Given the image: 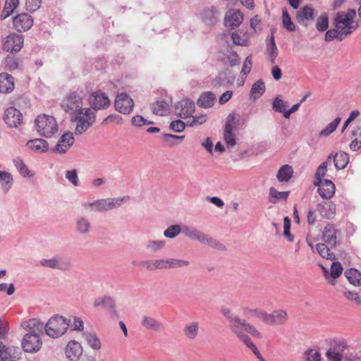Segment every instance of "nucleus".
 Returning <instances> with one entry per match:
<instances>
[{
  "label": "nucleus",
  "mask_w": 361,
  "mask_h": 361,
  "mask_svg": "<svg viewBox=\"0 0 361 361\" xmlns=\"http://www.w3.org/2000/svg\"><path fill=\"white\" fill-rule=\"evenodd\" d=\"M221 313L228 321V329L231 333L239 340L247 335V334L257 338H262V334L253 325L240 318L230 309L224 307L221 310Z\"/></svg>",
  "instance_id": "nucleus-1"
},
{
  "label": "nucleus",
  "mask_w": 361,
  "mask_h": 361,
  "mask_svg": "<svg viewBox=\"0 0 361 361\" xmlns=\"http://www.w3.org/2000/svg\"><path fill=\"white\" fill-rule=\"evenodd\" d=\"M95 113L90 108H82L75 114L71 116V120L76 123L75 133L81 135L95 122Z\"/></svg>",
  "instance_id": "nucleus-2"
},
{
  "label": "nucleus",
  "mask_w": 361,
  "mask_h": 361,
  "mask_svg": "<svg viewBox=\"0 0 361 361\" xmlns=\"http://www.w3.org/2000/svg\"><path fill=\"white\" fill-rule=\"evenodd\" d=\"M69 323L62 316L55 315L51 317L44 326L47 335L53 338L63 336L68 330Z\"/></svg>",
  "instance_id": "nucleus-3"
},
{
  "label": "nucleus",
  "mask_w": 361,
  "mask_h": 361,
  "mask_svg": "<svg viewBox=\"0 0 361 361\" xmlns=\"http://www.w3.org/2000/svg\"><path fill=\"white\" fill-rule=\"evenodd\" d=\"M37 132L42 136L50 137L58 131V124L54 117L47 115H39L35 119Z\"/></svg>",
  "instance_id": "nucleus-4"
},
{
  "label": "nucleus",
  "mask_w": 361,
  "mask_h": 361,
  "mask_svg": "<svg viewBox=\"0 0 361 361\" xmlns=\"http://www.w3.org/2000/svg\"><path fill=\"white\" fill-rule=\"evenodd\" d=\"M348 348V343L345 338H334L331 340L330 347L325 355L329 361H342L344 359L343 353Z\"/></svg>",
  "instance_id": "nucleus-5"
},
{
  "label": "nucleus",
  "mask_w": 361,
  "mask_h": 361,
  "mask_svg": "<svg viewBox=\"0 0 361 361\" xmlns=\"http://www.w3.org/2000/svg\"><path fill=\"white\" fill-rule=\"evenodd\" d=\"M82 99L75 92L68 93L63 99L61 106L70 116L82 108Z\"/></svg>",
  "instance_id": "nucleus-6"
},
{
  "label": "nucleus",
  "mask_w": 361,
  "mask_h": 361,
  "mask_svg": "<svg viewBox=\"0 0 361 361\" xmlns=\"http://www.w3.org/2000/svg\"><path fill=\"white\" fill-rule=\"evenodd\" d=\"M333 25L335 27L345 31L346 35H350L353 30H357L359 27L358 23L345 16L344 11H340L336 13Z\"/></svg>",
  "instance_id": "nucleus-7"
},
{
  "label": "nucleus",
  "mask_w": 361,
  "mask_h": 361,
  "mask_svg": "<svg viewBox=\"0 0 361 361\" xmlns=\"http://www.w3.org/2000/svg\"><path fill=\"white\" fill-rule=\"evenodd\" d=\"M21 345L25 352L34 353L41 349L42 341L39 334L32 331L23 336Z\"/></svg>",
  "instance_id": "nucleus-8"
},
{
  "label": "nucleus",
  "mask_w": 361,
  "mask_h": 361,
  "mask_svg": "<svg viewBox=\"0 0 361 361\" xmlns=\"http://www.w3.org/2000/svg\"><path fill=\"white\" fill-rule=\"evenodd\" d=\"M236 121H238V119L236 114L234 112L229 114L226 118L224 132V140L228 148L234 147L236 144L235 137L233 133V129L236 127Z\"/></svg>",
  "instance_id": "nucleus-9"
},
{
  "label": "nucleus",
  "mask_w": 361,
  "mask_h": 361,
  "mask_svg": "<svg viewBox=\"0 0 361 361\" xmlns=\"http://www.w3.org/2000/svg\"><path fill=\"white\" fill-rule=\"evenodd\" d=\"M24 39L21 35L11 33L4 39L2 48L7 52L16 53L22 49Z\"/></svg>",
  "instance_id": "nucleus-10"
},
{
  "label": "nucleus",
  "mask_w": 361,
  "mask_h": 361,
  "mask_svg": "<svg viewBox=\"0 0 361 361\" xmlns=\"http://www.w3.org/2000/svg\"><path fill=\"white\" fill-rule=\"evenodd\" d=\"M114 106L120 113L128 114L133 111L134 102L126 93L122 92L116 96Z\"/></svg>",
  "instance_id": "nucleus-11"
},
{
  "label": "nucleus",
  "mask_w": 361,
  "mask_h": 361,
  "mask_svg": "<svg viewBox=\"0 0 361 361\" xmlns=\"http://www.w3.org/2000/svg\"><path fill=\"white\" fill-rule=\"evenodd\" d=\"M13 25L15 30L18 32L27 31L32 26L33 18L27 13H20L13 18Z\"/></svg>",
  "instance_id": "nucleus-12"
},
{
  "label": "nucleus",
  "mask_w": 361,
  "mask_h": 361,
  "mask_svg": "<svg viewBox=\"0 0 361 361\" xmlns=\"http://www.w3.org/2000/svg\"><path fill=\"white\" fill-rule=\"evenodd\" d=\"M175 111L178 116L183 118H188L195 111V103L188 99H183L176 104Z\"/></svg>",
  "instance_id": "nucleus-13"
},
{
  "label": "nucleus",
  "mask_w": 361,
  "mask_h": 361,
  "mask_svg": "<svg viewBox=\"0 0 361 361\" xmlns=\"http://www.w3.org/2000/svg\"><path fill=\"white\" fill-rule=\"evenodd\" d=\"M221 16L219 11L214 6L205 8L201 13L202 21L208 26H214Z\"/></svg>",
  "instance_id": "nucleus-14"
},
{
  "label": "nucleus",
  "mask_w": 361,
  "mask_h": 361,
  "mask_svg": "<svg viewBox=\"0 0 361 361\" xmlns=\"http://www.w3.org/2000/svg\"><path fill=\"white\" fill-rule=\"evenodd\" d=\"M83 353L81 344L76 341H70L65 348V354L68 359L71 361H78Z\"/></svg>",
  "instance_id": "nucleus-15"
},
{
  "label": "nucleus",
  "mask_w": 361,
  "mask_h": 361,
  "mask_svg": "<svg viewBox=\"0 0 361 361\" xmlns=\"http://www.w3.org/2000/svg\"><path fill=\"white\" fill-rule=\"evenodd\" d=\"M90 104L93 109H102L109 106L110 100L106 94L97 91L90 96Z\"/></svg>",
  "instance_id": "nucleus-16"
},
{
  "label": "nucleus",
  "mask_w": 361,
  "mask_h": 361,
  "mask_svg": "<svg viewBox=\"0 0 361 361\" xmlns=\"http://www.w3.org/2000/svg\"><path fill=\"white\" fill-rule=\"evenodd\" d=\"M317 186V191L319 195L324 199H331L335 193L336 187L334 183L327 179H324L321 183H314Z\"/></svg>",
  "instance_id": "nucleus-17"
},
{
  "label": "nucleus",
  "mask_w": 361,
  "mask_h": 361,
  "mask_svg": "<svg viewBox=\"0 0 361 361\" xmlns=\"http://www.w3.org/2000/svg\"><path fill=\"white\" fill-rule=\"evenodd\" d=\"M338 231L336 228L335 226L328 224L324 228L322 232V239L324 243L327 244L330 247H336L337 242V233Z\"/></svg>",
  "instance_id": "nucleus-18"
},
{
  "label": "nucleus",
  "mask_w": 361,
  "mask_h": 361,
  "mask_svg": "<svg viewBox=\"0 0 361 361\" xmlns=\"http://www.w3.org/2000/svg\"><path fill=\"white\" fill-rule=\"evenodd\" d=\"M20 354L18 348L8 347L0 342V361H16Z\"/></svg>",
  "instance_id": "nucleus-19"
},
{
  "label": "nucleus",
  "mask_w": 361,
  "mask_h": 361,
  "mask_svg": "<svg viewBox=\"0 0 361 361\" xmlns=\"http://www.w3.org/2000/svg\"><path fill=\"white\" fill-rule=\"evenodd\" d=\"M4 121L11 128H16L22 121L21 113L14 107H9L5 111Z\"/></svg>",
  "instance_id": "nucleus-20"
},
{
  "label": "nucleus",
  "mask_w": 361,
  "mask_h": 361,
  "mask_svg": "<svg viewBox=\"0 0 361 361\" xmlns=\"http://www.w3.org/2000/svg\"><path fill=\"white\" fill-rule=\"evenodd\" d=\"M74 142V137L73 133H64L59 140L58 143L54 149V152L59 154L66 153Z\"/></svg>",
  "instance_id": "nucleus-21"
},
{
  "label": "nucleus",
  "mask_w": 361,
  "mask_h": 361,
  "mask_svg": "<svg viewBox=\"0 0 361 361\" xmlns=\"http://www.w3.org/2000/svg\"><path fill=\"white\" fill-rule=\"evenodd\" d=\"M225 25L234 29L238 27L243 20V15L239 10L228 11L225 16Z\"/></svg>",
  "instance_id": "nucleus-22"
},
{
  "label": "nucleus",
  "mask_w": 361,
  "mask_h": 361,
  "mask_svg": "<svg viewBox=\"0 0 361 361\" xmlns=\"http://www.w3.org/2000/svg\"><path fill=\"white\" fill-rule=\"evenodd\" d=\"M288 320V314L283 310H275L269 314L267 325L281 326L283 325Z\"/></svg>",
  "instance_id": "nucleus-23"
},
{
  "label": "nucleus",
  "mask_w": 361,
  "mask_h": 361,
  "mask_svg": "<svg viewBox=\"0 0 361 361\" xmlns=\"http://www.w3.org/2000/svg\"><path fill=\"white\" fill-rule=\"evenodd\" d=\"M15 88V82L13 77L7 73H0V92L3 94H8L13 91Z\"/></svg>",
  "instance_id": "nucleus-24"
},
{
  "label": "nucleus",
  "mask_w": 361,
  "mask_h": 361,
  "mask_svg": "<svg viewBox=\"0 0 361 361\" xmlns=\"http://www.w3.org/2000/svg\"><path fill=\"white\" fill-rule=\"evenodd\" d=\"M314 16V9L305 6L297 12L296 20L300 24L307 26V22L313 20Z\"/></svg>",
  "instance_id": "nucleus-25"
},
{
  "label": "nucleus",
  "mask_w": 361,
  "mask_h": 361,
  "mask_svg": "<svg viewBox=\"0 0 361 361\" xmlns=\"http://www.w3.org/2000/svg\"><path fill=\"white\" fill-rule=\"evenodd\" d=\"M318 210L323 217L332 219L336 214V204L332 202H324L319 205Z\"/></svg>",
  "instance_id": "nucleus-26"
},
{
  "label": "nucleus",
  "mask_w": 361,
  "mask_h": 361,
  "mask_svg": "<svg viewBox=\"0 0 361 361\" xmlns=\"http://www.w3.org/2000/svg\"><path fill=\"white\" fill-rule=\"evenodd\" d=\"M199 242L217 250L225 251L226 250V246L224 245L219 243L210 235L206 234L203 232L201 235Z\"/></svg>",
  "instance_id": "nucleus-27"
},
{
  "label": "nucleus",
  "mask_w": 361,
  "mask_h": 361,
  "mask_svg": "<svg viewBox=\"0 0 361 361\" xmlns=\"http://www.w3.org/2000/svg\"><path fill=\"white\" fill-rule=\"evenodd\" d=\"M82 336L88 346L92 350H99L102 348L100 339L94 332H84Z\"/></svg>",
  "instance_id": "nucleus-28"
},
{
  "label": "nucleus",
  "mask_w": 361,
  "mask_h": 361,
  "mask_svg": "<svg viewBox=\"0 0 361 361\" xmlns=\"http://www.w3.org/2000/svg\"><path fill=\"white\" fill-rule=\"evenodd\" d=\"M190 264L189 261L178 259H159V269L184 267Z\"/></svg>",
  "instance_id": "nucleus-29"
},
{
  "label": "nucleus",
  "mask_w": 361,
  "mask_h": 361,
  "mask_svg": "<svg viewBox=\"0 0 361 361\" xmlns=\"http://www.w3.org/2000/svg\"><path fill=\"white\" fill-rule=\"evenodd\" d=\"M216 95L212 92L202 93L197 100V106L202 108H210L214 105Z\"/></svg>",
  "instance_id": "nucleus-30"
},
{
  "label": "nucleus",
  "mask_w": 361,
  "mask_h": 361,
  "mask_svg": "<svg viewBox=\"0 0 361 361\" xmlns=\"http://www.w3.org/2000/svg\"><path fill=\"white\" fill-rule=\"evenodd\" d=\"M26 146L37 153H43L48 150V143L43 139L29 140Z\"/></svg>",
  "instance_id": "nucleus-31"
},
{
  "label": "nucleus",
  "mask_w": 361,
  "mask_h": 361,
  "mask_svg": "<svg viewBox=\"0 0 361 361\" xmlns=\"http://www.w3.org/2000/svg\"><path fill=\"white\" fill-rule=\"evenodd\" d=\"M199 328L197 322H192L184 326L183 332L188 339L195 340L197 337Z\"/></svg>",
  "instance_id": "nucleus-32"
},
{
  "label": "nucleus",
  "mask_w": 361,
  "mask_h": 361,
  "mask_svg": "<svg viewBox=\"0 0 361 361\" xmlns=\"http://www.w3.org/2000/svg\"><path fill=\"white\" fill-rule=\"evenodd\" d=\"M265 85L262 80L256 81L251 87L250 99L255 101L259 99L265 92Z\"/></svg>",
  "instance_id": "nucleus-33"
},
{
  "label": "nucleus",
  "mask_w": 361,
  "mask_h": 361,
  "mask_svg": "<svg viewBox=\"0 0 361 361\" xmlns=\"http://www.w3.org/2000/svg\"><path fill=\"white\" fill-rule=\"evenodd\" d=\"M290 192H279L275 188L271 187L269 192V202L272 204L277 203L279 200L286 201Z\"/></svg>",
  "instance_id": "nucleus-34"
},
{
  "label": "nucleus",
  "mask_w": 361,
  "mask_h": 361,
  "mask_svg": "<svg viewBox=\"0 0 361 361\" xmlns=\"http://www.w3.org/2000/svg\"><path fill=\"white\" fill-rule=\"evenodd\" d=\"M293 169L290 165L285 164L278 171L276 178L279 182H288L293 176Z\"/></svg>",
  "instance_id": "nucleus-35"
},
{
  "label": "nucleus",
  "mask_w": 361,
  "mask_h": 361,
  "mask_svg": "<svg viewBox=\"0 0 361 361\" xmlns=\"http://www.w3.org/2000/svg\"><path fill=\"white\" fill-rule=\"evenodd\" d=\"M351 137L353 138L349 147L353 152H357L361 148V126H357L352 132Z\"/></svg>",
  "instance_id": "nucleus-36"
},
{
  "label": "nucleus",
  "mask_w": 361,
  "mask_h": 361,
  "mask_svg": "<svg viewBox=\"0 0 361 361\" xmlns=\"http://www.w3.org/2000/svg\"><path fill=\"white\" fill-rule=\"evenodd\" d=\"M345 33H346L345 31H342L340 28H334L330 29L326 31L325 36H324V40L326 42H331L334 39H336L338 41H343L345 37L347 36Z\"/></svg>",
  "instance_id": "nucleus-37"
},
{
  "label": "nucleus",
  "mask_w": 361,
  "mask_h": 361,
  "mask_svg": "<svg viewBox=\"0 0 361 361\" xmlns=\"http://www.w3.org/2000/svg\"><path fill=\"white\" fill-rule=\"evenodd\" d=\"M20 0H6L1 14V20H4L10 16L18 6Z\"/></svg>",
  "instance_id": "nucleus-38"
},
{
  "label": "nucleus",
  "mask_w": 361,
  "mask_h": 361,
  "mask_svg": "<svg viewBox=\"0 0 361 361\" xmlns=\"http://www.w3.org/2000/svg\"><path fill=\"white\" fill-rule=\"evenodd\" d=\"M348 162V154L344 152L336 153V157H334V166L337 170H341L345 169L347 166Z\"/></svg>",
  "instance_id": "nucleus-39"
},
{
  "label": "nucleus",
  "mask_w": 361,
  "mask_h": 361,
  "mask_svg": "<svg viewBox=\"0 0 361 361\" xmlns=\"http://www.w3.org/2000/svg\"><path fill=\"white\" fill-rule=\"evenodd\" d=\"M331 248L326 243H317L316 245V250L322 257L329 260H335L336 255L330 252Z\"/></svg>",
  "instance_id": "nucleus-40"
},
{
  "label": "nucleus",
  "mask_w": 361,
  "mask_h": 361,
  "mask_svg": "<svg viewBox=\"0 0 361 361\" xmlns=\"http://www.w3.org/2000/svg\"><path fill=\"white\" fill-rule=\"evenodd\" d=\"M349 283L354 286L361 285V273L355 269H348L344 273Z\"/></svg>",
  "instance_id": "nucleus-41"
},
{
  "label": "nucleus",
  "mask_w": 361,
  "mask_h": 361,
  "mask_svg": "<svg viewBox=\"0 0 361 361\" xmlns=\"http://www.w3.org/2000/svg\"><path fill=\"white\" fill-rule=\"evenodd\" d=\"M185 139V135H176L172 134H164L163 142L168 147H175L182 142Z\"/></svg>",
  "instance_id": "nucleus-42"
},
{
  "label": "nucleus",
  "mask_w": 361,
  "mask_h": 361,
  "mask_svg": "<svg viewBox=\"0 0 361 361\" xmlns=\"http://www.w3.org/2000/svg\"><path fill=\"white\" fill-rule=\"evenodd\" d=\"M341 119L340 117H336L332 122L329 123L326 128L322 130L319 133V137H327L334 133L338 126Z\"/></svg>",
  "instance_id": "nucleus-43"
},
{
  "label": "nucleus",
  "mask_w": 361,
  "mask_h": 361,
  "mask_svg": "<svg viewBox=\"0 0 361 361\" xmlns=\"http://www.w3.org/2000/svg\"><path fill=\"white\" fill-rule=\"evenodd\" d=\"M183 233L189 238L199 242L202 232L195 228L183 226Z\"/></svg>",
  "instance_id": "nucleus-44"
},
{
  "label": "nucleus",
  "mask_w": 361,
  "mask_h": 361,
  "mask_svg": "<svg viewBox=\"0 0 361 361\" xmlns=\"http://www.w3.org/2000/svg\"><path fill=\"white\" fill-rule=\"evenodd\" d=\"M304 361H322L321 353L312 348L306 350L302 354Z\"/></svg>",
  "instance_id": "nucleus-45"
},
{
  "label": "nucleus",
  "mask_w": 361,
  "mask_h": 361,
  "mask_svg": "<svg viewBox=\"0 0 361 361\" xmlns=\"http://www.w3.org/2000/svg\"><path fill=\"white\" fill-rule=\"evenodd\" d=\"M130 200L129 196H124L121 198H112V199H106V209L107 210H111L114 208L120 207L123 202H127Z\"/></svg>",
  "instance_id": "nucleus-46"
},
{
  "label": "nucleus",
  "mask_w": 361,
  "mask_h": 361,
  "mask_svg": "<svg viewBox=\"0 0 361 361\" xmlns=\"http://www.w3.org/2000/svg\"><path fill=\"white\" fill-rule=\"evenodd\" d=\"M13 162L16 169L22 176L25 177H31L33 176V174L30 173L28 167L25 164L22 159L20 158H16L13 159Z\"/></svg>",
  "instance_id": "nucleus-47"
},
{
  "label": "nucleus",
  "mask_w": 361,
  "mask_h": 361,
  "mask_svg": "<svg viewBox=\"0 0 361 361\" xmlns=\"http://www.w3.org/2000/svg\"><path fill=\"white\" fill-rule=\"evenodd\" d=\"M188 118H190V119L187 121L186 124L190 127L202 125L207 121V116L206 114H200L194 116H191Z\"/></svg>",
  "instance_id": "nucleus-48"
},
{
  "label": "nucleus",
  "mask_w": 361,
  "mask_h": 361,
  "mask_svg": "<svg viewBox=\"0 0 361 361\" xmlns=\"http://www.w3.org/2000/svg\"><path fill=\"white\" fill-rule=\"evenodd\" d=\"M329 27V16L327 13H322L316 22V28L319 32L325 31Z\"/></svg>",
  "instance_id": "nucleus-49"
},
{
  "label": "nucleus",
  "mask_w": 361,
  "mask_h": 361,
  "mask_svg": "<svg viewBox=\"0 0 361 361\" xmlns=\"http://www.w3.org/2000/svg\"><path fill=\"white\" fill-rule=\"evenodd\" d=\"M84 207H92L94 211L105 212L107 211L106 199L97 200L94 202H87L84 204Z\"/></svg>",
  "instance_id": "nucleus-50"
},
{
  "label": "nucleus",
  "mask_w": 361,
  "mask_h": 361,
  "mask_svg": "<svg viewBox=\"0 0 361 361\" xmlns=\"http://www.w3.org/2000/svg\"><path fill=\"white\" fill-rule=\"evenodd\" d=\"M343 267L340 262H334L331 266L330 275L334 279L330 281L332 285H335V279L338 278L342 273Z\"/></svg>",
  "instance_id": "nucleus-51"
},
{
  "label": "nucleus",
  "mask_w": 361,
  "mask_h": 361,
  "mask_svg": "<svg viewBox=\"0 0 361 361\" xmlns=\"http://www.w3.org/2000/svg\"><path fill=\"white\" fill-rule=\"evenodd\" d=\"M282 22L284 27L289 32H293L295 30V26L291 20L290 16L288 13L286 9L283 10Z\"/></svg>",
  "instance_id": "nucleus-52"
},
{
  "label": "nucleus",
  "mask_w": 361,
  "mask_h": 361,
  "mask_svg": "<svg viewBox=\"0 0 361 361\" xmlns=\"http://www.w3.org/2000/svg\"><path fill=\"white\" fill-rule=\"evenodd\" d=\"M180 232L183 233V227L180 225H172L169 226L164 233L167 238H173L176 237Z\"/></svg>",
  "instance_id": "nucleus-53"
},
{
  "label": "nucleus",
  "mask_w": 361,
  "mask_h": 361,
  "mask_svg": "<svg viewBox=\"0 0 361 361\" xmlns=\"http://www.w3.org/2000/svg\"><path fill=\"white\" fill-rule=\"evenodd\" d=\"M327 171V162L324 161L320 164V166L317 168V171L315 173V180L314 183H321L324 181L322 178L326 175Z\"/></svg>",
  "instance_id": "nucleus-54"
},
{
  "label": "nucleus",
  "mask_w": 361,
  "mask_h": 361,
  "mask_svg": "<svg viewBox=\"0 0 361 361\" xmlns=\"http://www.w3.org/2000/svg\"><path fill=\"white\" fill-rule=\"evenodd\" d=\"M287 106V102L280 99L279 97H276L273 102L272 108L275 111L284 114Z\"/></svg>",
  "instance_id": "nucleus-55"
},
{
  "label": "nucleus",
  "mask_w": 361,
  "mask_h": 361,
  "mask_svg": "<svg viewBox=\"0 0 361 361\" xmlns=\"http://www.w3.org/2000/svg\"><path fill=\"white\" fill-rule=\"evenodd\" d=\"M40 264L43 267L53 268V269H63L59 258L54 257L50 259H42L40 262Z\"/></svg>",
  "instance_id": "nucleus-56"
},
{
  "label": "nucleus",
  "mask_w": 361,
  "mask_h": 361,
  "mask_svg": "<svg viewBox=\"0 0 361 361\" xmlns=\"http://www.w3.org/2000/svg\"><path fill=\"white\" fill-rule=\"evenodd\" d=\"M186 126V123L180 119H177L171 122L169 129L174 133H181L185 130Z\"/></svg>",
  "instance_id": "nucleus-57"
},
{
  "label": "nucleus",
  "mask_w": 361,
  "mask_h": 361,
  "mask_svg": "<svg viewBox=\"0 0 361 361\" xmlns=\"http://www.w3.org/2000/svg\"><path fill=\"white\" fill-rule=\"evenodd\" d=\"M67 322L69 323V326L73 330L81 331L83 329V322L78 317H71Z\"/></svg>",
  "instance_id": "nucleus-58"
},
{
  "label": "nucleus",
  "mask_w": 361,
  "mask_h": 361,
  "mask_svg": "<svg viewBox=\"0 0 361 361\" xmlns=\"http://www.w3.org/2000/svg\"><path fill=\"white\" fill-rule=\"evenodd\" d=\"M172 104V100L168 97L164 101L159 102V116H165L170 111V106Z\"/></svg>",
  "instance_id": "nucleus-59"
},
{
  "label": "nucleus",
  "mask_w": 361,
  "mask_h": 361,
  "mask_svg": "<svg viewBox=\"0 0 361 361\" xmlns=\"http://www.w3.org/2000/svg\"><path fill=\"white\" fill-rule=\"evenodd\" d=\"M283 235L289 242L293 241V235L290 233V220L288 216L283 220Z\"/></svg>",
  "instance_id": "nucleus-60"
},
{
  "label": "nucleus",
  "mask_w": 361,
  "mask_h": 361,
  "mask_svg": "<svg viewBox=\"0 0 361 361\" xmlns=\"http://www.w3.org/2000/svg\"><path fill=\"white\" fill-rule=\"evenodd\" d=\"M94 305L95 307L98 306H108L112 309H114L115 305L113 300L109 297H104L102 298H99L94 300Z\"/></svg>",
  "instance_id": "nucleus-61"
},
{
  "label": "nucleus",
  "mask_w": 361,
  "mask_h": 361,
  "mask_svg": "<svg viewBox=\"0 0 361 361\" xmlns=\"http://www.w3.org/2000/svg\"><path fill=\"white\" fill-rule=\"evenodd\" d=\"M142 324L143 326L150 330L156 331L157 328V320L151 317H144Z\"/></svg>",
  "instance_id": "nucleus-62"
},
{
  "label": "nucleus",
  "mask_w": 361,
  "mask_h": 361,
  "mask_svg": "<svg viewBox=\"0 0 361 361\" xmlns=\"http://www.w3.org/2000/svg\"><path fill=\"white\" fill-rule=\"evenodd\" d=\"M42 4V0H26L25 7L30 12H35L38 10Z\"/></svg>",
  "instance_id": "nucleus-63"
},
{
  "label": "nucleus",
  "mask_w": 361,
  "mask_h": 361,
  "mask_svg": "<svg viewBox=\"0 0 361 361\" xmlns=\"http://www.w3.org/2000/svg\"><path fill=\"white\" fill-rule=\"evenodd\" d=\"M4 63L6 68L10 71L16 70L18 68V61L13 56H8L5 59Z\"/></svg>",
  "instance_id": "nucleus-64"
}]
</instances>
